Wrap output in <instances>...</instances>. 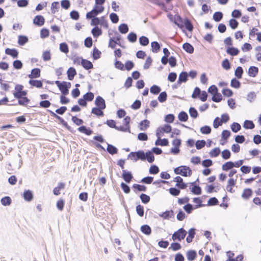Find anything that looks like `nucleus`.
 <instances>
[{
    "label": "nucleus",
    "instance_id": "1",
    "mask_svg": "<svg viewBox=\"0 0 261 261\" xmlns=\"http://www.w3.org/2000/svg\"><path fill=\"white\" fill-rule=\"evenodd\" d=\"M127 159L137 162L139 160L142 161L147 160L148 163H152L154 161V156L151 151L148 150L145 152L142 150H139L137 151H132L127 155Z\"/></svg>",
    "mask_w": 261,
    "mask_h": 261
},
{
    "label": "nucleus",
    "instance_id": "2",
    "mask_svg": "<svg viewBox=\"0 0 261 261\" xmlns=\"http://www.w3.org/2000/svg\"><path fill=\"white\" fill-rule=\"evenodd\" d=\"M176 174H179L184 177L190 176L192 173V170L188 166L181 165L174 169Z\"/></svg>",
    "mask_w": 261,
    "mask_h": 261
},
{
    "label": "nucleus",
    "instance_id": "3",
    "mask_svg": "<svg viewBox=\"0 0 261 261\" xmlns=\"http://www.w3.org/2000/svg\"><path fill=\"white\" fill-rule=\"evenodd\" d=\"M187 233V232L183 228H180L174 232L172 234V239L174 241H181L185 238Z\"/></svg>",
    "mask_w": 261,
    "mask_h": 261
},
{
    "label": "nucleus",
    "instance_id": "4",
    "mask_svg": "<svg viewBox=\"0 0 261 261\" xmlns=\"http://www.w3.org/2000/svg\"><path fill=\"white\" fill-rule=\"evenodd\" d=\"M71 84L70 82L63 81V84L59 88L62 95H67L69 93V89L71 87Z\"/></svg>",
    "mask_w": 261,
    "mask_h": 261
},
{
    "label": "nucleus",
    "instance_id": "5",
    "mask_svg": "<svg viewBox=\"0 0 261 261\" xmlns=\"http://www.w3.org/2000/svg\"><path fill=\"white\" fill-rule=\"evenodd\" d=\"M94 103L96 108L105 109L106 104L105 99L100 96H97L95 100Z\"/></svg>",
    "mask_w": 261,
    "mask_h": 261
},
{
    "label": "nucleus",
    "instance_id": "6",
    "mask_svg": "<svg viewBox=\"0 0 261 261\" xmlns=\"http://www.w3.org/2000/svg\"><path fill=\"white\" fill-rule=\"evenodd\" d=\"M121 177L126 183H129L133 178L132 172L126 170H122Z\"/></svg>",
    "mask_w": 261,
    "mask_h": 261
},
{
    "label": "nucleus",
    "instance_id": "7",
    "mask_svg": "<svg viewBox=\"0 0 261 261\" xmlns=\"http://www.w3.org/2000/svg\"><path fill=\"white\" fill-rule=\"evenodd\" d=\"M45 22L44 17L40 15H36L33 19V23L37 26H42Z\"/></svg>",
    "mask_w": 261,
    "mask_h": 261
},
{
    "label": "nucleus",
    "instance_id": "8",
    "mask_svg": "<svg viewBox=\"0 0 261 261\" xmlns=\"http://www.w3.org/2000/svg\"><path fill=\"white\" fill-rule=\"evenodd\" d=\"M41 70L38 68H35L32 69L31 72L28 76L30 79L38 78L40 76Z\"/></svg>",
    "mask_w": 261,
    "mask_h": 261
},
{
    "label": "nucleus",
    "instance_id": "9",
    "mask_svg": "<svg viewBox=\"0 0 261 261\" xmlns=\"http://www.w3.org/2000/svg\"><path fill=\"white\" fill-rule=\"evenodd\" d=\"M81 64L86 70H89L93 68V65L91 62L87 60L81 58Z\"/></svg>",
    "mask_w": 261,
    "mask_h": 261
},
{
    "label": "nucleus",
    "instance_id": "10",
    "mask_svg": "<svg viewBox=\"0 0 261 261\" xmlns=\"http://www.w3.org/2000/svg\"><path fill=\"white\" fill-rule=\"evenodd\" d=\"M195 182H190L192 185V187L190 188L191 191L195 195H200L202 192L201 188L199 186L194 185Z\"/></svg>",
    "mask_w": 261,
    "mask_h": 261
},
{
    "label": "nucleus",
    "instance_id": "11",
    "mask_svg": "<svg viewBox=\"0 0 261 261\" xmlns=\"http://www.w3.org/2000/svg\"><path fill=\"white\" fill-rule=\"evenodd\" d=\"M5 53L9 56H11L13 58H17L18 56V51L15 48H7L5 49Z\"/></svg>",
    "mask_w": 261,
    "mask_h": 261
},
{
    "label": "nucleus",
    "instance_id": "12",
    "mask_svg": "<svg viewBox=\"0 0 261 261\" xmlns=\"http://www.w3.org/2000/svg\"><path fill=\"white\" fill-rule=\"evenodd\" d=\"M29 84L32 86L35 87L37 88H41L43 86L42 81L41 80L30 79Z\"/></svg>",
    "mask_w": 261,
    "mask_h": 261
},
{
    "label": "nucleus",
    "instance_id": "13",
    "mask_svg": "<svg viewBox=\"0 0 261 261\" xmlns=\"http://www.w3.org/2000/svg\"><path fill=\"white\" fill-rule=\"evenodd\" d=\"M77 130L82 133L85 134L87 136L91 135L93 133V130L90 129L89 127H87L85 125H82L80 126Z\"/></svg>",
    "mask_w": 261,
    "mask_h": 261
},
{
    "label": "nucleus",
    "instance_id": "14",
    "mask_svg": "<svg viewBox=\"0 0 261 261\" xmlns=\"http://www.w3.org/2000/svg\"><path fill=\"white\" fill-rule=\"evenodd\" d=\"M76 73V71L74 67H71L69 68L67 71L68 79L70 81L73 80Z\"/></svg>",
    "mask_w": 261,
    "mask_h": 261
},
{
    "label": "nucleus",
    "instance_id": "15",
    "mask_svg": "<svg viewBox=\"0 0 261 261\" xmlns=\"http://www.w3.org/2000/svg\"><path fill=\"white\" fill-rule=\"evenodd\" d=\"M186 255L189 261H193L197 257V252L194 250H190L187 252Z\"/></svg>",
    "mask_w": 261,
    "mask_h": 261
},
{
    "label": "nucleus",
    "instance_id": "16",
    "mask_svg": "<svg viewBox=\"0 0 261 261\" xmlns=\"http://www.w3.org/2000/svg\"><path fill=\"white\" fill-rule=\"evenodd\" d=\"M23 197L27 201H31L33 198V194L32 191L30 190H25L23 192Z\"/></svg>",
    "mask_w": 261,
    "mask_h": 261
},
{
    "label": "nucleus",
    "instance_id": "17",
    "mask_svg": "<svg viewBox=\"0 0 261 261\" xmlns=\"http://www.w3.org/2000/svg\"><path fill=\"white\" fill-rule=\"evenodd\" d=\"M226 53L231 56H236L239 54L240 50L235 47L231 46L227 47Z\"/></svg>",
    "mask_w": 261,
    "mask_h": 261
},
{
    "label": "nucleus",
    "instance_id": "18",
    "mask_svg": "<svg viewBox=\"0 0 261 261\" xmlns=\"http://www.w3.org/2000/svg\"><path fill=\"white\" fill-rule=\"evenodd\" d=\"M258 72V68L257 67L251 66L248 69V74L251 77H255Z\"/></svg>",
    "mask_w": 261,
    "mask_h": 261
},
{
    "label": "nucleus",
    "instance_id": "19",
    "mask_svg": "<svg viewBox=\"0 0 261 261\" xmlns=\"http://www.w3.org/2000/svg\"><path fill=\"white\" fill-rule=\"evenodd\" d=\"M195 230L196 229L194 228H191L189 230L188 236L186 238L187 243H190L192 242L193 239L195 235Z\"/></svg>",
    "mask_w": 261,
    "mask_h": 261
},
{
    "label": "nucleus",
    "instance_id": "20",
    "mask_svg": "<svg viewBox=\"0 0 261 261\" xmlns=\"http://www.w3.org/2000/svg\"><path fill=\"white\" fill-rule=\"evenodd\" d=\"M103 110L101 108L94 107L92 109L91 113L97 117H102L104 115Z\"/></svg>",
    "mask_w": 261,
    "mask_h": 261
},
{
    "label": "nucleus",
    "instance_id": "21",
    "mask_svg": "<svg viewBox=\"0 0 261 261\" xmlns=\"http://www.w3.org/2000/svg\"><path fill=\"white\" fill-rule=\"evenodd\" d=\"M140 230L143 233L147 236H149L151 233V228L147 224L142 225L141 226Z\"/></svg>",
    "mask_w": 261,
    "mask_h": 261
},
{
    "label": "nucleus",
    "instance_id": "22",
    "mask_svg": "<svg viewBox=\"0 0 261 261\" xmlns=\"http://www.w3.org/2000/svg\"><path fill=\"white\" fill-rule=\"evenodd\" d=\"M182 48L189 54H192L194 51V47L190 43L188 42L182 44Z\"/></svg>",
    "mask_w": 261,
    "mask_h": 261
},
{
    "label": "nucleus",
    "instance_id": "23",
    "mask_svg": "<svg viewBox=\"0 0 261 261\" xmlns=\"http://www.w3.org/2000/svg\"><path fill=\"white\" fill-rule=\"evenodd\" d=\"M151 50L153 53H158L161 47V45L157 41H153L151 43Z\"/></svg>",
    "mask_w": 261,
    "mask_h": 261
},
{
    "label": "nucleus",
    "instance_id": "24",
    "mask_svg": "<svg viewBox=\"0 0 261 261\" xmlns=\"http://www.w3.org/2000/svg\"><path fill=\"white\" fill-rule=\"evenodd\" d=\"M65 184L64 182H59L57 187H55L53 190V193L55 195H59L60 194V191L64 189Z\"/></svg>",
    "mask_w": 261,
    "mask_h": 261
},
{
    "label": "nucleus",
    "instance_id": "25",
    "mask_svg": "<svg viewBox=\"0 0 261 261\" xmlns=\"http://www.w3.org/2000/svg\"><path fill=\"white\" fill-rule=\"evenodd\" d=\"M174 23L177 25L179 28H181L183 27L184 20L181 17L178 15H175L173 20Z\"/></svg>",
    "mask_w": 261,
    "mask_h": 261
},
{
    "label": "nucleus",
    "instance_id": "26",
    "mask_svg": "<svg viewBox=\"0 0 261 261\" xmlns=\"http://www.w3.org/2000/svg\"><path fill=\"white\" fill-rule=\"evenodd\" d=\"M173 211L171 210L170 211H166L165 212H163L161 214H160L159 216L165 219H168L170 218H171L172 216H173Z\"/></svg>",
    "mask_w": 261,
    "mask_h": 261
},
{
    "label": "nucleus",
    "instance_id": "27",
    "mask_svg": "<svg viewBox=\"0 0 261 261\" xmlns=\"http://www.w3.org/2000/svg\"><path fill=\"white\" fill-rule=\"evenodd\" d=\"M155 145L156 146H166L169 145V141L166 138L157 139L155 142Z\"/></svg>",
    "mask_w": 261,
    "mask_h": 261
},
{
    "label": "nucleus",
    "instance_id": "28",
    "mask_svg": "<svg viewBox=\"0 0 261 261\" xmlns=\"http://www.w3.org/2000/svg\"><path fill=\"white\" fill-rule=\"evenodd\" d=\"M133 188L134 189V191L136 193V191L139 192H145L147 190V188L143 185H139L137 184H134L133 185Z\"/></svg>",
    "mask_w": 261,
    "mask_h": 261
},
{
    "label": "nucleus",
    "instance_id": "29",
    "mask_svg": "<svg viewBox=\"0 0 261 261\" xmlns=\"http://www.w3.org/2000/svg\"><path fill=\"white\" fill-rule=\"evenodd\" d=\"M150 122L147 119H144L139 123L140 129L141 130H145L149 126Z\"/></svg>",
    "mask_w": 261,
    "mask_h": 261
},
{
    "label": "nucleus",
    "instance_id": "30",
    "mask_svg": "<svg viewBox=\"0 0 261 261\" xmlns=\"http://www.w3.org/2000/svg\"><path fill=\"white\" fill-rule=\"evenodd\" d=\"M102 33L101 29L97 26H95L91 30V33L94 38L99 37L102 34Z\"/></svg>",
    "mask_w": 261,
    "mask_h": 261
},
{
    "label": "nucleus",
    "instance_id": "31",
    "mask_svg": "<svg viewBox=\"0 0 261 261\" xmlns=\"http://www.w3.org/2000/svg\"><path fill=\"white\" fill-rule=\"evenodd\" d=\"M233 168V164L232 161H228L224 164L222 166V169L224 171H228Z\"/></svg>",
    "mask_w": 261,
    "mask_h": 261
},
{
    "label": "nucleus",
    "instance_id": "32",
    "mask_svg": "<svg viewBox=\"0 0 261 261\" xmlns=\"http://www.w3.org/2000/svg\"><path fill=\"white\" fill-rule=\"evenodd\" d=\"M185 28L187 30L192 32L193 30V25L191 21L187 18H185L183 22Z\"/></svg>",
    "mask_w": 261,
    "mask_h": 261
},
{
    "label": "nucleus",
    "instance_id": "33",
    "mask_svg": "<svg viewBox=\"0 0 261 261\" xmlns=\"http://www.w3.org/2000/svg\"><path fill=\"white\" fill-rule=\"evenodd\" d=\"M252 194V191L250 188L245 189L242 194V197L244 199H248L251 197Z\"/></svg>",
    "mask_w": 261,
    "mask_h": 261
},
{
    "label": "nucleus",
    "instance_id": "34",
    "mask_svg": "<svg viewBox=\"0 0 261 261\" xmlns=\"http://www.w3.org/2000/svg\"><path fill=\"white\" fill-rule=\"evenodd\" d=\"M107 151L110 154L113 155L117 153L118 150L115 146L112 144H108Z\"/></svg>",
    "mask_w": 261,
    "mask_h": 261
},
{
    "label": "nucleus",
    "instance_id": "35",
    "mask_svg": "<svg viewBox=\"0 0 261 261\" xmlns=\"http://www.w3.org/2000/svg\"><path fill=\"white\" fill-rule=\"evenodd\" d=\"M118 30L121 34H125L128 32L129 28L127 24L123 23L119 26Z\"/></svg>",
    "mask_w": 261,
    "mask_h": 261
},
{
    "label": "nucleus",
    "instance_id": "36",
    "mask_svg": "<svg viewBox=\"0 0 261 261\" xmlns=\"http://www.w3.org/2000/svg\"><path fill=\"white\" fill-rule=\"evenodd\" d=\"M29 41V39L27 36L20 35L18 36V43L19 45L23 46Z\"/></svg>",
    "mask_w": 261,
    "mask_h": 261
},
{
    "label": "nucleus",
    "instance_id": "37",
    "mask_svg": "<svg viewBox=\"0 0 261 261\" xmlns=\"http://www.w3.org/2000/svg\"><path fill=\"white\" fill-rule=\"evenodd\" d=\"M188 115L185 111H181L178 115V118L181 122H186L188 119Z\"/></svg>",
    "mask_w": 261,
    "mask_h": 261
},
{
    "label": "nucleus",
    "instance_id": "38",
    "mask_svg": "<svg viewBox=\"0 0 261 261\" xmlns=\"http://www.w3.org/2000/svg\"><path fill=\"white\" fill-rule=\"evenodd\" d=\"M193 201L196 204L195 205H194V206L196 209L204 206L205 205L204 204L202 203V200L199 197L194 198L193 199Z\"/></svg>",
    "mask_w": 261,
    "mask_h": 261
},
{
    "label": "nucleus",
    "instance_id": "39",
    "mask_svg": "<svg viewBox=\"0 0 261 261\" xmlns=\"http://www.w3.org/2000/svg\"><path fill=\"white\" fill-rule=\"evenodd\" d=\"M223 14L220 11H217L214 13L213 18L216 22L220 21L223 18Z\"/></svg>",
    "mask_w": 261,
    "mask_h": 261
},
{
    "label": "nucleus",
    "instance_id": "40",
    "mask_svg": "<svg viewBox=\"0 0 261 261\" xmlns=\"http://www.w3.org/2000/svg\"><path fill=\"white\" fill-rule=\"evenodd\" d=\"M184 210L185 211V212L189 214H191L192 211L195 210V207L194 206V205H192L191 203H188L186 204H185L183 207Z\"/></svg>",
    "mask_w": 261,
    "mask_h": 261
},
{
    "label": "nucleus",
    "instance_id": "41",
    "mask_svg": "<svg viewBox=\"0 0 261 261\" xmlns=\"http://www.w3.org/2000/svg\"><path fill=\"white\" fill-rule=\"evenodd\" d=\"M240 82L236 78H233L230 82V86L236 89H239L241 87Z\"/></svg>",
    "mask_w": 261,
    "mask_h": 261
},
{
    "label": "nucleus",
    "instance_id": "42",
    "mask_svg": "<svg viewBox=\"0 0 261 261\" xmlns=\"http://www.w3.org/2000/svg\"><path fill=\"white\" fill-rule=\"evenodd\" d=\"M1 202L3 205L8 206L11 204L12 200L10 197L7 196L2 198L1 200Z\"/></svg>",
    "mask_w": 261,
    "mask_h": 261
},
{
    "label": "nucleus",
    "instance_id": "43",
    "mask_svg": "<svg viewBox=\"0 0 261 261\" xmlns=\"http://www.w3.org/2000/svg\"><path fill=\"white\" fill-rule=\"evenodd\" d=\"M243 127L245 129H253L255 127V125L251 120H246L243 124Z\"/></svg>",
    "mask_w": 261,
    "mask_h": 261
},
{
    "label": "nucleus",
    "instance_id": "44",
    "mask_svg": "<svg viewBox=\"0 0 261 261\" xmlns=\"http://www.w3.org/2000/svg\"><path fill=\"white\" fill-rule=\"evenodd\" d=\"M161 91V88L160 86L153 85H152L150 89V91L151 93L154 95H157L160 93Z\"/></svg>",
    "mask_w": 261,
    "mask_h": 261
},
{
    "label": "nucleus",
    "instance_id": "45",
    "mask_svg": "<svg viewBox=\"0 0 261 261\" xmlns=\"http://www.w3.org/2000/svg\"><path fill=\"white\" fill-rule=\"evenodd\" d=\"M24 87L22 85L16 84L15 86V91L13 93L14 97H18V93L22 91Z\"/></svg>",
    "mask_w": 261,
    "mask_h": 261
},
{
    "label": "nucleus",
    "instance_id": "46",
    "mask_svg": "<svg viewBox=\"0 0 261 261\" xmlns=\"http://www.w3.org/2000/svg\"><path fill=\"white\" fill-rule=\"evenodd\" d=\"M244 72L243 69L241 66H238L234 71V75L237 79H241Z\"/></svg>",
    "mask_w": 261,
    "mask_h": 261
},
{
    "label": "nucleus",
    "instance_id": "47",
    "mask_svg": "<svg viewBox=\"0 0 261 261\" xmlns=\"http://www.w3.org/2000/svg\"><path fill=\"white\" fill-rule=\"evenodd\" d=\"M18 99V104L20 106H26L30 101L27 97H23Z\"/></svg>",
    "mask_w": 261,
    "mask_h": 261
},
{
    "label": "nucleus",
    "instance_id": "48",
    "mask_svg": "<svg viewBox=\"0 0 261 261\" xmlns=\"http://www.w3.org/2000/svg\"><path fill=\"white\" fill-rule=\"evenodd\" d=\"M230 128L233 133H236L241 129V126L238 122H233L230 125Z\"/></svg>",
    "mask_w": 261,
    "mask_h": 261
},
{
    "label": "nucleus",
    "instance_id": "49",
    "mask_svg": "<svg viewBox=\"0 0 261 261\" xmlns=\"http://www.w3.org/2000/svg\"><path fill=\"white\" fill-rule=\"evenodd\" d=\"M127 38L130 42L134 43L137 41V36L135 33L130 32L128 34Z\"/></svg>",
    "mask_w": 261,
    "mask_h": 261
},
{
    "label": "nucleus",
    "instance_id": "50",
    "mask_svg": "<svg viewBox=\"0 0 261 261\" xmlns=\"http://www.w3.org/2000/svg\"><path fill=\"white\" fill-rule=\"evenodd\" d=\"M140 198L142 203L144 204H147L149 202L150 200V197L149 196L146 195V194L142 193L140 195Z\"/></svg>",
    "mask_w": 261,
    "mask_h": 261
},
{
    "label": "nucleus",
    "instance_id": "51",
    "mask_svg": "<svg viewBox=\"0 0 261 261\" xmlns=\"http://www.w3.org/2000/svg\"><path fill=\"white\" fill-rule=\"evenodd\" d=\"M60 50L65 54H67L69 52V48L67 44L65 42H62L60 43L59 46Z\"/></svg>",
    "mask_w": 261,
    "mask_h": 261
},
{
    "label": "nucleus",
    "instance_id": "52",
    "mask_svg": "<svg viewBox=\"0 0 261 261\" xmlns=\"http://www.w3.org/2000/svg\"><path fill=\"white\" fill-rule=\"evenodd\" d=\"M200 130L202 134L208 135L211 133L212 128L208 125H204L200 128Z\"/></svg>",
    "mask_w": 261,
    "mask_h": 261
},
{
    "label": "nucleus",
    "instance_id": "53",
    "mask_svg": "<svg viewBox=\"0 0 261 261\" xmlns=\"http://www.w3.org/2000/svg\"><path fill=\"white\" fill-rule=\"evenodd\" d=\"M96 6H94L93 9L87 13L86 14V18L88 19H91L94 18L95 17H96L97 15L95 14V8Z\"/></svg>",
    "mask_w": 261,
    "mask_h": 261
},
{
    "label": "nucleus",
    "instance_id": "54",
    "mask_svg": "<svg viewBox=\"0 0 261 261\" xmlns=\"http://www.w3.org/2000/svg\"><path fill=\"white\" fill-rule=\"evenodd\" d=\"M222 96L221 94L219 93L218 92L213 95V96L212 97V100L215 102H219L222 100Z\"/></svg>",
    "mask_w": 261,
    "mask_h": 261
},
{
    "label": "nucleus",
    "instance_id": "55",
    "mask_svg": "<svg viewBox=\"0 0 261 261\" xmlns=\"http://www.w3.org/2000/svg\"><path fill=\"white\" fill-rule=\"evenodd\" d=\"M167 94L166 92H165V91H163V92L160 93V94L158 97V100L160 102H162V103L166 101V100H167Z\"/></svg>",
    "mask_w": 261,
    "mask_h": 261
},
{
    "label": "nucleus",
    "instance_id": "56",
    "mask_svg": "<svg viewBox=\"0 0 261 261\" xmlns=\"http://www.w3.org/2000/svg\"><path fill=\"white\" fill-rule=\"evenodd\" d=\"M139 43L141 45L145 46L149 44V40L146 36H142L139 38Z\"/></svg>",
    "mask_w": 261,
    "mask_h": 261
},
{
    "label": "nucleus",
    "instance_id": "57",
    "mask_svg": "<svg viewBox=\"0 0 261 261\" xmlns=\"http://www.w3.org/2000/svg\"><path fill=\"white\" fill-rule=\"evenodd\" d=\"M190 115L194 119H196L198 116V113L196 109L194 107H190L189 110Z\"/></svg>",
    "mask_w": 261,
    "mask_h": 261
},
{
    "label": "nucleus",
    "instance_id": "58",
    "mask_svg": "<svg viewBox=\"0 0 261 261\" xmlns=\"http://www.w3.org/2000/svg\"><path fill=\"white\" fill-rule=\"evenodd\" d=\"M101 51L99 50L96 47L93 48L92 58L96 60L100 58Z\"/></svg>",
    "mask_w": 261,
    "mask_h": 261
},
{
    "label": "nucleus",
    "instance_id": "59",
    "mask_svg": "<svg viewBox=\"0 0 261 261\" xmlns=\"http://www.w3.org/2000/svg\"><path fill=\"white\" fill-rule=\"evenodd\" d=\"M222 67L225 70H228L231 68V64L227 59H225L222 62Z\"/></svg>",
    "mask_w": 261,
    "mask_h": 261
},
{
    "label": "nucleus",
    "instance_id": "60",
    "mask_svg": "<svg viewBox=\"0 0 261 261\" xmlns=\"http://www.w3.org/2000/svg\"><path fill=\"white\" fill-rule=\"evenodd\" d=\"M229 25L233 30L237 29L239 25L238 21L234 18H231L229 21Z\"/></svg>",
    "mask_w": 261,
    "mask_h": 261
},
{
    "label": "nucleus",
    "instance_id": "61",
    "mask_svg": "<svg viewBox=\"0 0 261 261\" xmlns=\"http://www.w3.org/2000/svg\"><path fill=\"white\" fill-rule=\"evenodd\" d=\"M221 150L219 147H216L210 152V155L212 158L218 156L220 153Z\"/></svg>",
    "mask_w": 261,
    "mask_h": 261
},
{
    "label": "nucleus",
    "instance_id": "62",
    "mask_svg": "<svg viewBox=\"0 0 261 261\" xmlns=\"http://www.w3.org/2000/svg\"><path fill=\"white\" fill-rule=\"evenodd\" d=\"M60 8L59 3L58 2H54L51 4V11L53 14H55Z\"/></svg>",
    "mask_w": 261,
    "mask_h": 261
},
{
    "label": "nucleus",
    "instance_id": "63",
    "mask_svg": "<svg viewBox=\"0 0 261 261\" xmlns=\"http://www.w3.org/2000/svg\"><path fill=\"white\" fill-rule=\"evenodd\" d=\"M206 142L204 140H197L195 142V146L197 149L199 150L205 146Z\"/></svg>",
    "mask_w": 261,
    "mask_h": 261
},
{
    "label": "nucleus",
    "instance_id": "64",
    "mask_svg": "<svg viewBox=\"0 0 261 261\" xmlns=\"http://www.w3.org/2000/svg\"><path fill=\"white\" fill-rule=\"evenodd\" d=\"M188 74L186 71H182L179 75L178 79L180 81H182L184 83L188 81Z\"/></svg>",
    "mask_w": 261,
    "mask_h": 261
}]
</instances>
